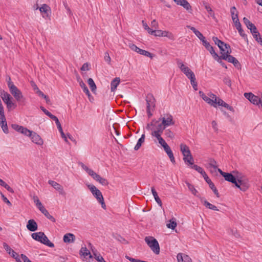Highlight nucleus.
Segmentation results:
<instances>
[{
  "instance_id": "42",
  "label": "nucleus",
  "mask_w": 262,
  "mask_h": 262,
  "mask_svg": "<svg viewBox=\"0 0 262 262\" xmlns=\"http://www.w3.org/2000/svg\"><path fill=\"white\" fill-rule=\"evenodd\" d=\"M32 133H33L32 131L30 130L29 129H27L26 127H24V126H23V128H21V132H20V133H21L27 136H28V137H30V136H31V134H32Z\"/></svg>"
},
{
  "instance_id": "32",
  "label": "nucleus",
  "mask_w": 262,
  "mask_h": 262,
  "mask_svg": "<svg viewBox=\"0 0 262 262\" xmlns=\"http://www.w3.org/2000/svg\"><path fill=\"white\" fill-rule=\"evenodd\" d=\"M261 99L258 96L253 95V96L251 98L250 101L254 104L259 105L260 102H261Z\"/></svg>"
},
{
  "instance_id": "30",
  "label": "nucleus",
  "mask_w": 262,
  "mask_h": 262,
  "mask_svg": "<svg viewBox=\"0 0 262 262\" xmlns=\"http://www.w3.org/2000/svg\"><path fill=\"white\" fill-rule=\"evenodd\" d=\"M183 160L186 164H188V165H190L191 167L194 165V159L191 155L186 157H183Z\"/></svg>"
},
{
  "instance_id": "3",
  "label": "nucleus",
  "mask_w": 262,
  "mask_h": 262,
  "mask_svg": "<svg viewBox=\"0 0 262 262\" xmlns=\"http://www.w3.org/2000/svg\"><path fill=\"white\" fill-rule=\"evenodd\" d=\"M87 187L90 189L92 194L97 199L98 202L101 204L102 208L105 209L106 205L101 192L94 185L88 184L87 185Z\"/></svg>"
},
{
  "instance_id": "60",
  "label": "nucleus",
  "mask_w": 262,
  "mask_h": 262,
  "mask_svg": "<svg viewBox=\"0 0 262 262\" xmlns=\"http://www.w3.org/2000/svg\"><path fill=\"white\" fill-rule=\"evenodd\" d=\"M203 43L204 41H205L206 40L205 39V37L203 35V34L199 31L195 34Z\"/></svg>"
},
{
  "instance_id": "20",
  "label": "nucleus",
  "mask_w": 262,
  "mask_h": 262,
  "mask_svg": "<svg viewBox=\"0 0 262 262\" xmlns=\"http://www.w3.org/2000/svg\"><path fill=\"white\" fill-rule=\"evenodd\" d=\"M180 149L184 157H186L191 155L188 146L185 144H181L180 145Z\"/></svg>"
},
{
  "instance_id": "41",
  "label": "nucleus",
  "mask_w": 262,
  "mask_h": 262,
  "mask_svg": "<svg viewBox=\"0 0 262 262\" xmlns=\"http://www.w3.org/2000/svg\"><path fill=\"white\" fill-rule=\"evenodd\" d=\"M236 29L238 30L240 35L244 38V39L248 42V39L247 36V35L244 33V30L242 28V26L239 27V28H236Z\"/></svg>"
},
{
  "instance_id": "1",
  "label": "nucleus",
  "mask_w": 262,
  "mask_h": 262,
  "mask_svg": "<svg viewBox=\"0 0 262 262\" xmlns=\"http://www.w3.org/2000/svg\"><path fill=\"white\" fill-rule=\"evenodd\" d=\"M223 177L227 181L231 182L242 191H246L249 187L248 180L244 176L241 175L233 176L231 173L226 172Z\"/></svg>"
},
{
  "instance_id": "6",
  "label": "nucleus",
  "mask_w": 262,
  "mask_h": 262,
  "mask_svg": "<svg viewBox=\"0 0 262 262\" xmlns=\"http://www.w3.org/2000/svg\"><path fill=\"white\" fill-rule=\"evenodd\" d=\"M145 241L155 254H159L160 247L156 238L152 236H146L145 238Z\"/></svg>"
},
{
  "instance_id": "62",
  "label": "nucleus",
  "mask_w": 262,
  "mask_h": 262,
  "mask_svg": "<svg viewBox=\"0 0 262 262\" xmlns=\"http://www.w3.org/2000/svg\"><path fill=\"white\" fill-rule=\"evenodd\" d=\"M3 246L6 251L9 253L11 254L12 253V251L13 250L11 249V248L9 247V246L6 243H3Z\"/></svg>"
},
{
  "instance_id": "59",
  "label": "nucleus",
  "mask_w": 262,
  "mask_h": 262,
  "mask_svg": "<svg viewBox=\"0 0 262 262\" xmlns=\"http://www.w3.org/2000/svg\"><path fill=\"white\" fill-rule=\"evenodd\" d=\"M48 6L46 4H43L41 7L39 8V10L41 13H46L48 10Z\"/></svg>"
},
{
  "instance_id": "33",
  "label": "nucleus",
  "mask_w": 262,
  "mask_h": 262,
  "mask_svg": "<svg viewBox=\"0 0 262 262\" xmlns=\"http://www.w3.org/2000/svg\"><path fill=\"white\" fill-rule=\"evenodd\" d=\"M88 83L90 86L91 91L94 92L96 89V85L93 80V79L91 78H90L88 80Z\"/></svg>"
},
{
  "instance_id": "61",
  "label": "nucleus",
  "mask_w": 262,
  "mask_h": 262,
  "mask_svg": "<svg viewBox=\"0 0 262 262\" xmlns=\"http://www.w3.org/2000/svg\"><path fill=\"white\" fill-rule=\"evenodd\" d=\"M154 33L152 35H155V36H163V33L164 31L161 30H154Z\"/></svg>"
},
{
  "instance_id": "50",
  "label": "nucleus",
  "mask_w": 262,
  "mask_h": 262,
  "mask_svg": "<svg viewBox=\"0 0 262 262\" xmlns=\"http://www.w3.org/2000/svg\"><path fill=\"white\" fill-rule=\"evenodd\" d=\"M11 127L13 129L15 130L16 131L19 133L21 132V128H23V126H20L16 124H12Z\"/></svg>"
},
{
  "instance_id": "25",
  "label": "nucleus",
  "mask_w": 262,
  "mask_h": 262,
  "mask_svg": "<svg viewBox=\"0 0 262 262\" xmlns=\"http://www.w3.org/2000/svg\"><path fill=\"white\" fill-rule=\"evenodd\" d=\"M120 81V78L118 77H116L113 80V81L111 82V91L112 92L115 91V90L116 89L117 86L119 84Z\"/></svg>"
},
{
  "instance_id": "4",
  "label": "nucleus",
  "mask_w": 262,
  "mask_h": 262,
  "mask_svg": "<svg viewBox=\"0 0 262 262\" xmlns=\"http://www.w3.org/2000/svg\"><path fill=\"white\" fill-rule=\"evenodd\" d=\"M31 236L35 241H38L49 247L53 248L54 247V244L49 240L48 238L42 232L33 233Z\"/></svg>"
},
{
  "instance_id": "10",
  "label": "nucleus",
  "mask_w": 262,
  "mask_h": 262,
  "mask_svg": "<svg viewBox=\"0 0 262 262\" xmlns=\"http://www.w3.org/2000/svg\"><path fill=\"white\" fill-rule=\"evenodd\" d=\"M230 12L232 19L233 23H234L235 27H236V28H239V27L242 26L238 17V12L236 10L235 7L233 6L231 7L230 9Z\"/></svg>"
},
{
  "instance_id": "46",
  "label": "nucleus",
  "mask_w": 262,
  "mask_h": 262,
  "mask_svg": "<svg viewBox=\"0 0 262 262\" xmlns=\"http://www.w3.org/2000/svg\"><path fill=\"white\" fill-rule=\"evenodd\" d=\"M94 255L95 256V258L99 262H106L105 260H104V258L102 257V256L100 254H97L95 252H94Z\"/></svg>"
},
{
  "instance_id": "5",
  "label": "nucleus",
  "mask_w": 262,
  "mask_h": 262,
  "mask_svg": "<svg viewBox=\"0 0 262 262\" xmlns=\"http://www.w3.org/2000/svg\"><path fill=\"white\" fill-rule=\"evenodd\" d=\"M212 40L214 42V43L219 48L221 54L231 53V49L229 45L225 43L224 42L220 40L217 37L213 36Z\"/></svg>"
},
{
  "instance_id": "13",
  "label": "nucleus",
  "mask_w": 262,
  "mask_h": 262,
  "mask_svg": "<svg viewBox=\"0 0 262 262\" xmlns=\"http://www.w3.org/2000/svg\"><path fill=\"white\" fill-rule=\"evenodd\" d=\"M203 44L215 59L217 60L219 59V57L217 54L215 52L213 47L210 45L209 42L206 40L204 41Z\"/></svg>"
},
{
  "instance_id": "7",
  "label": "nucleus",
  "mask_w": 262,
  "mask_h": 262,
  "mask_svg": "<svg viewBox=\"0 0 262 262\" xmlns=\"http://www.w3.org/2000/svg\"><path fill=\"white\" fill-rule=\"evenodd\" d=\"M222 59L227 60L228 62L232 63L234 67L237 69H241V65L238 60L234 57L230 55L228 53H224L219 57V59H217V61H219V59Z\"/></svg>"
},
{
  "instance_id": "39",
  "label": "nucleus",
  "mask_w": 262,
  "mask_h": 262,
  "mask_svg": "<svg viewBox=\"0 0 262 262\" xmlns=\"http://www.w3.org/2000/svg\"><path fill=\"white\" fill-rule=\"evenodd\" d=\"M253 37L255 39V40L258 42L260 45L262 46V38L260 35L259 32H257V33L252 34Z\"/></svg>"
},
{
  "instance_id": "57",
  "label": "nucleus",
  "mask_w": 262,
  "mask_h": 262,
  "mask_svg": "<svg viewBox=\"0 0 262 262\" xmlns=\"http://www.w3.org/2000/svg\"><path fill=\"white\" fill-rule=\"evenodd\" d=\"M104 60L108 64H111V58L109 55V54L107 52H106L104 54Z\"/></svg>"
},
{
  "instance_id": "31",
  "label": "nucleus",
  "mask_w": 262,
  "mask_h": 262,
  "mask_svg": "<svg viewBox=\"0 0 262 262\" xmlns=\"http://www.w3.org/2000/svg\"><path fill=\"white\" fill-rule=\"evenodd\" d=\"M32 200L35 203L36 206L37 207L39 210H40V209L44 207L37 196L33 195L32 197Z\"/></svg>"
},
{
  "instance_id": "27",
  "label": "nucleus",
  "mask_w": 262,
  "mask_h": 262,
  "mask_svg": "<svg viewBox=\"0 0 262 262\" xmlns=\"http://www.w3.org/2000/svg\"><path fill=\"white\" fill-rule=\"evenodd\" d=\"M145 137V135L142 134L140 138L138 140L137 144L135 145L134 147V149L135 150H138L142 146V144L144 142Z\"/></svg>"
},
{
  "instance_id": "43",
  "label": "nucleus",
  "mask_w": 262,
  "mask_h": 262,
  "mask_svg": "<svg viewBox=\"0 0 262 262\" xmlns=\"http://www.w3.org/2000/svg\"><path fill=\"white\" fill-rule=\"evenodd\" d=\"M40 109L41 111L48 117H49L51 119H53L55 116L52 115L50 112H49L48 110H47L44 107L40 106Z\"/></svg>"
},
{
  "instance_id": "55",
  "label": "nucleus",
  "mask_w": 262,
  "mask_h": 262,
  "mask_svg": "<svg viewBox=\"0 0 262 262\" xmlns=\"http://www.w3.org/2000/svg\"><path fill=\"white\" fill-rule=\"evenodd\" d=\"M98 182L104 186H107L108 185V182L107 180L102 177H101V178L99 179Z\"/></svg>"
},
{
  "instance_id": "22",
  "label": "nucleus",
  "mask_w": 262,
  "mask_h": 262,
  "mask_svg": "<svg viewBox=\"0 0 262 262\" xmlns=\"http://www.w3.org/2000/svg\"><path fill=\"white\" fill-rule=\"evenodd\" d=\"M199 94L200 97L208 104L212 106L213 105V99H211L210 98L205 95V94L202 91H199Z\"/></svg>"
},
{
  "instance_id": "35",
  "label": "nucleus",
  "mask_w": 262,
  "mask_h": 262,
  "mask_svg": "<svg viewBox=\"0 0 262 262\" xmlns=\"http://www.w3.org/2000/svg\"><path fill=\"white\" fill-rule=\"evenodd\" d=\"M138 53L141 55H144L146 57H150V58H152V57H153L152 54L149 52L148 51H145V50H142L141 49H140V50H139Z\"/></svg>"
},
{
  "instance_id": "40",
  "label": "nucleus",
  "mask_w": 262,
  "mask_h": 262,
  "mask_svg": "<svg viewBox=\"0 0 262 262\" xmlns=\"http://www.w3.org/2000/svg\"><path fill=\"white\" fill-rule=\"evenodd\" d=\"M163 36L166 37L171 40L175 39L174 35L171 32L167 31H164Z\"/></svg>"
},
{
  "instance_id": "52",
  "label": "nucleus",
  "mask_w": 262,
  "mask_h": 262,
  "mask_svg": "<svg viewBox=\"0 0 262 262\" xmlns=\"http://www.w3.org/2000/svg\"><path fill=\"white\" fill-rule=\"evenodd\" d=\"M11 256H12V257H13L15 259V260L17 262H21V261L19 258V255L17 253H16L14 250L12 251Z\"/></svg>"
},
{
  "instance_id": "21",
  "label": "nucleus",
  "mask_w": 262,
  "mask_h": 262,
  "mask_svg": "<svg viewBox=\"0 0 262 262\" xmlns=\"http://www.w3.org/2000/svg\"><path fill=\"white\" fill-rule=\"evenodd\" d=\"M1 95L2 99L5 103L8 102V101L12 99V97L11 96V95L5 91H2L1 92Z\"/></svg>"
},
{
  "instance_id": "29",
  "label": "nucleus",
  "mask_w": 262,
  "mask_h": 262,
  "mask_svg": "<svg viewBox=\"0 0 262 262\" xmlns=\"http://www.w3.org/2000/svg\"><path fill=\"white\" fill-rule=\"evenodd\" d=\"M52 120H53L54 121H55V123L57 125V127L61 134V136H64V133L62 130V127H61V124L58 119V118L55 116Z\"/></svg>"
},
{
  "instance_id": "17",
  "label": "nucleus",
  "mask_w": 262,
  "mask_h": 262,
  "mask_svg": "<svg viewBox=\"0 0 262 262\" xmlns=\"http://www.w3.org/2000/svg\"><path fill=\"white\" fill-rule=\"evenodd\" d=\"M37 224L36 222L33 219L29 220L27 225L28 230L33 232L37 230Z\"/></svg>"
},
{
  "instance_id": "11",
  "label": "nucleus",
  "mask_w": 262,
  "mask_h": 262,
  "mask_svg": "<svg viewBox=\"0 0 262 262\" xmlns=\"http://www.w3.org/2000/svg\"><path fill=\"white\" fill-rule=\"evenodd\" d=\"M173 1L178 5L182 6L189 13H192V7L186 0H173Z\"/></svg>"
},
{
  "instance_id": "48",
  "label": "nucleus",
  "mask_w": 262,
  "mask_h": 262,
  "mask_svg": "<svg viewBox=\"0 0 262 262\" xmlns=\"http://www.w3.org/2000/svg\"><path fill=\"white\" fill-rule=\"evenodd\" d=\"M165 135L166 137L172 139L174 137V134L170 129H167L165 130Z\"/></svg>"
},
{
  "instance_id": "58",
  "label": "nucleus",
  "mask_w": 262,
  "mask_h": 262,
  "mask_svg": "<svg viewBox=\"0 0 262 262\" xmlns=\"http://www.w3.org/2000/svg\"><path fill=\"white\" fill-rule=\"evenodd\" d=\"M167 154L168 156V157H169L171 162L173 164H174L176 161H175L174 157L173 156V152H172V150H171L169 152H167Z\"/></svg>"
},
{
  "instance_id": "44",
  "label": "nucleus",
  "mask_w": 262,
  "mask_h": 262,
  "mask_svg": "<svg viewBox=\"0 0 262 262\" xmlns=\"http://www.w3.org/2000/svg\"><path fill=\"white\" fill-rule=\"evenodd\" d=\"M225 102L220 98H217L216 101H213V106L214 107H216V105L219 106H222L224 104Z\"/></svg>"
},
{
  "instance_id": "16",
  "label": "nucleus",
  "mask_w": 262,
  "mask_h": 262,
  "mask_svg": "<svg viewBox=\"0 0 262 262\" xmlns=\"http://www.w3.org/2000/svg\"><path fill=\"white\" fill-rule=\"evenodd\" d=\"M166 128V127L164 126V125H162V123H161L158 125L157 130H154L151 133L152 136L155 137L161 136V134Z\"/></svg>"
},
{
  "instance_id": "19",
  "label": "nucleus",
  "mask_w": 262,
  "mask_h": 262,
  "mask_svg": "<svg viewBox=\"0 0 262 262\" xmlns=\"http://www.w3.org/2000/svg\"><path fill=\"white\" fill-rule=\"evenodd\" d=\"M177 259L178 262H192V260L189 256L182 253L178 254Z\"/></svg>"
},
{
  "instance_id": "2",
  "label": "nucleus",
  "mask_w": 262,
  "mask_h": 262,
  "mask_svg": "<svg viewBox=\"0 0 262 262\" xmlns=\"http://www.w3.org/2000/svg\"><path fill=\"white\" fill-rule=\"evenodd\" d=\"M8 86L10 92L13 96L15 100L20 103H24L25 99L21 91L11 81L10 77H9Z\"/></svg>"
},
{
  "instance_id": "24",
  "label": "nucleus",
  "mask_w": 262,
  "mask_h": 262,
  "mask_svg": "<svg viewBox=\"0 0 262 262\" xmlns=\"http://www.w3.org/2000/svg\"><path fill=\"white\" fill-rule=\"evenodd\" d=\"M151 190L152 195L154 196L155 200L156 201V202L158 203V205H159L160 206H162V201H161V199H160V198L159 197L158 193H157V191H156L155 188L154 187H151Z\"/></svg>"
},
{
  "instance_id": "26",
  "label": "nucleus",
  "mask_w": 262,
  "mask_h": 262,
  "mask_svg": "<svg viewBox=\"0 0 262 262\" xmlns=\"http://www.w3.org/2000/svg\"><path fill=\"white\" fill-rule=\"evenodd\" d=\"M201 201L203 202L204 205L207 208H209L210 209L215 210V211H219V210L217 209V207H216L215 205H212L209 203L206 200H203V199H201Z\"/></svg>"
},
{
  "instance_id": "45",
  "label": "nucleus",
  "mask_w": 262,
  "mask_h": 262,
  "mask_svg": "<svg viewBox=\"0 0 262 262\" xmlns=\"http://www.w3.org/2000/svg\"><path fill=\"white\" fill-rule=\"evenodd\" d=\"M0 125L3 129V131L5 134L9 133V130H8V127L7 126V122L0 123Z\"/></svg>"
},
{
  "instance_id": "23",
  "label": "nucleus",
  "mask_w": 262,
  "mask_h": 262,
  "mask_svg": "<svg viewBox=\"0 0 262 262\" xmlns=\"http://www.w3.org/2000/svg\"><path fill=\"white\" fill-rule=\"evenodd\" d=\"M45 215L48 218L49 220L53 222H55V219L51 214H50L48 210L43 207L41 209L39 210Z\"/></svg>"
},
{
  "instance_id": "47",
  "label": "nucleus",
  "mask_w": 262,
  "mask_h": 262,
  "mask_svg": "<svg viewBox=\"0 0 262 262\" xmlns=\"http://www.w3.org/2000/svg\"><path fill=\"white\" fill-rule=\"evenodd\" d=\"M142 24L144 28L148 31V33H149L150 34H152L154 33L155 31L151 29L144 20H142Z\"/></svg>"
},
{
  "instance_id": "63",
  "label": "nucleus",
  "mask_w": 262,
  "mask_h": 262,
  "mask_svg": "<svg viewBox=\"0 0 262 262\" xmlns=\"http://www.w3.org/2000/svg\"><path fill=\"white\" fill-rule=\"evenodd\" d=\"M191 168L195 169L199 173L202 172V170H203V169L202 167L198 166L197 165H193L191 167Z\"/></svg>"
},
{
  "instance_id": "64",
  "label": "nucleus",
  "mask_w": 262,
  "mask_h": 262,
  "mask_svg": "<svg viewBox=\"0 0 262 262\" xmlns=\"http://www.w3.org/2000/svg\"><path fill=\"white\" fill-rule=\"evenodd\" d=\"M223 81H224V82L226 85H227L229 87H231V80L229 78H228V77L224 78V79H223Z\"/></svg>"
},
{
  "instance_id": "49",
  "label": "nucleus",
  "mask_w": 262,
  "mask_h": 262,
  "mask_svg": "<svg viewBox=\"0 0 262 262\" xmlns=\"http://www.w3.org/2000/svg\"><path fill=\"white\" fill-rule=\"evenodd\" d=\"M7 105V107L8 110H10L12 108H15L16 107V104L12 101V100L8 101V102L5 103Z\"/></svg>"
},
{
  "instance_id": "54",
  "label": "nucleus",
  "mask_w": 262,
  "mask_h": 262,
  "mask_svg": "<svg viewBox=\"0 0 262 262\" xmlns=\"http://www.w3.org/2000/svg\"><path fill=\"white\" fill-rule=\"evenodd\" d=\"M228 232L230 234L234 235L235 237L238 238L240 236L236 229H230Z\"/></svg>"
},
{
  "instance_id": "38",
  "label": "nucleus",
  "mask_w": 262,
  "mask_h": 262,
  "mask_svg": "<svg viewBox=\"0 0 262 262\" xmlns=\"http://www.w3.org/2000/svg\"><path fill=\"white\" fill-rule=\"evenodd\" d=\"M80 87L82 89L83 91L85 93L86 95L88 96H90V93L88 88H87L85 84L83 81H80Z\"/></svg>"
},
{
  "instance_id": "28",
  "label": "nucleus",
  "mask_w": 262,
  "mask_h": 262,
  "mask_svg": "<svg viewBox=\"0 0 262 262\" xmlns=\"http://www.w3.org/2000/svg\"><path fill=\"white\" fill-rule=\"evenodd\" d=\"M80 254L83 255L84 257L89 256V257L92 258V256L90 253V252L88 250V249L84 247H82L80 250Z\"/></svg>"
},
{
  "instance_id": "12",
  "label": "nucleus",
  "mask_w": 262,
  "mask_h": 262,
  "mask_svg": "<svg viewBox=\"0 0 262 262\" xmlns=\"http://www.w3.org/2000/svg\"><path fill=\"white\" fill-rule=\"evenodd\" d=\"M146 101L147 104L146 108L151 109L155 107L156 100L152 94L149 93L147 95Z\"/></svg>"
},
{
  "instance_id": "36",
  "label": "nucleus",
  "mask_w": 262,
  "mask_h": 262,
  "mask_svg": "<svg viewBox=\"0 0 262 262\" xmlns=\"http://www.w3.org/2000/svg\"><path fill=\"white\" fill-rule=\"evenodd\" d=\"M186 184L189 190L192 192V193L193 194H194V195H196L198 191L195 189L194 186L193 185H191L188 182H186Z\"/></svg>"
},
{
  "instance_id": "9",
  "label": "nucleus",
  "mask_w": 262,
  "mask_h": 262,
  "mask_svg": "<svg viewBox=\"0 0 262 262\" xmlns=\"http://www.w3.org/2000/svg\"><path fill=\"white\" fill-rule=\"evenodd\" d=\"M159 121H161L162 125H164L166 127L173 125L175 123L172 116L170 114H164L163 117L159 119Z\"/></svg>"
},
{
  "instance_id": "18",
  "label": "nucleus",
  "mask_w": 262,
  "mask_h": 262,
  "mask_svg": "<svg viewBox=\"0 0 262 262\" xmlns=\"http://www.w3.org/2000/svg\"><path fill=\"white\" fill-rule=\"evenodd\" d=\"M63 240L66 243H74L75 240V236L72 233H66L63 236Z\"/></svg>"
},
{
  "instance_id": "14",
  "label": "nucleus",
  "mask_w": 262,
  "mask_h": 262,
  "mask_svg": "<svg viewBox=\"0 0 262 262\" xmlns=\"http://www.w3.org/2000/svg\"><path fill=\"white\" fill-rule=\"evenodd\" d=\"M48 183L54 188L56 190L58 191L59 193L61 195H64L66 193L63 190V187L61 185L57 183L55 181L49 180Z\"/></svg>"
},
{
  "instance_id": "34",
  "label": "nucleus",
  "mask_w": 262,
  "mask_h": 262,
  "mask_svg": "<svg viewBox=\"0 0 262 262\" xmlns=\"http://www.w3.org/2000/svg\"><path fill=\"white\" fill-rule=\"evenodd\" d=\"M169 223L167 224V228L171 229H174L177 226V223L175 219H171L169 221Z\"/></svg>"
},
{
  "instance_id": "56",
  "label": "nucleus",
  "mask_w": 262,
  "mask_h": 262,
  "mask_svg": "<svg viewBox=\"0 0 262 262\" xmlns=\"http://www.w3.org/2000/svg\"><path fill=\"white\" fill-rule=\"evenodd\" d=\"M128 47L130 48L131 50L138 53L139 50H140V48L137 47L135 45L132 43H129L128 44Z\"/></svg>"
},
{
  "instance_id": "53",
  "label": "nucleus",
  "mask_w": 262,
  "mask_h": 262,
  "mask_svg": "<svg viewBox=\"0 0 262 262\" xmlns=\"http://www.w3.org/2000/svg\"><path fill=\"white\" fill-rule=\"evenodd\" d=\"M159 141V143L163 147L165 145H167L165 140L161 137V136L156 137Z\"/></svg>"
},
{
  "instance_id": "15",
  "label": "nucleus",
  "mask_w": 262,
  "mask_h": 262,
  "mask_svg": "<svg viewBox=\"0 0 262 262\" xmlns=\"http://www.w3.org/2000/svg\"><path fill=\"white\" fill-rule=\"evenodd\" d=\"M30 137H31L32 141L37 145H41L43 143V140L40 136L37 134L35 132H33Z\"/></svg>"
},
{
  "instance_id": "8",
  "label": "nucleus",
  "mask_w": 262,
  "mask_h": 262,
  "mask_svg": "<svg viewBox=\"0 0 262 262\" xmlns=\"http://www.w3.org/2000/svg\"><path fill=\"white\" fill-rule=\"evenodd\" d=\"M177 63L181 71L188 77L189 78L191 76L194 75V73L188 67L184 64L182 61L180 59H177Z\"/></svg>"
},
{
  "instance_id": "51",
  "label": "nucleus",
  "mask_w": 262,
  "mask_h": 262,
  "mask_svg": "<svg viewBox=\"0 0 262 262\" xmlns=\"http://www.w3.org/2000/svg\"><path fill=\"white\" fill-rule=\"evenodd\" d=\"M209 187L212 190V191H213L214 194L216 195V196L217 198H219L220 197L219 193L218 192V191H217V189L215 187L214 184L213 183H211V184H210V185H209Z\"/></svg>"
},
{
  "instance_id": "37",
  "label": "nucleus",
  "mask_w": 262,
  "mask_h": 262,
  "mask_svg": "<svg viewBox=\"0 0 262 262\" xmlns=\"http://www.w3.org/2000/svg\"><path fill=\"white\" fill-rule=\"evenodd\" d=\"M209 167H212L214 169V170H216L217 168V165L216 161L213 159H209Z\"/></svg>"
}]
</instances>
